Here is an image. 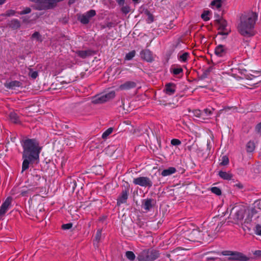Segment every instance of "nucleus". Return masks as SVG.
I'll use <instances>...</instances> for the list:
<instances>
[{"mask_svg": "<svg viewBox=\"0 0 261 261\" xmlns=\"http://www.w3.org/2000/svg\"><path fill=\"white\" fill-rule=\"evenodd\" d=\"M201 238V233L198 229H193L190 233L189 240L191 241H198Z\"/></svg>", "mask_w": 261, "mask_h": 261, "instance_id": "dca6fc26", "label": "nucleus"}, {"mask_svg": "<svg viewBox=\"0 0 261 261\" xmlns=\"http://www.w3.org/2000/svg\"><path fill=\"white\" fill-rule=\"evenodd\" d=\"M143 207L145 210H149L152 207V199H147L143 203Z\"/></svg>", "mask_w": 261, "mask_h": 261, "instance_id": "b1692460", "label": "nucleus"}, {"mask_svg": "<svg viewBox=\"0 0 261 261\" xmlns=\"http://www.w3.org/2000/svg\"><path fill=\"white\" fill-rule=\"evenodd\" d=\"M204 111L207 116L211 115L212 114V111L210 109H205Z\"/></svg>", "mask_w": 261, "mask_h": 261, "instance_id": "a18cd8bd", "label": "nucleus"}, {"mask_svg": "<svg viewBox=\"0 0 261 261\" xmlns=\"http://www.w3.org/2000/svg\"><path fill=\"white\" fill-rule=\"evenodd\" d=\"M10 120L15 123H18L19 118L17 114L15 112H11L9 115Z\"/></svg>", "mask_w": 261, "mask_h": 261, "instance_id": "5701e85b", "label": "nucleus"}, {"mask_svg": "<svg viewBox=\"0 0 261 261\" xmlns=\"http://www.w3.org/2000/svg\"><path fill=\"white\" fill-rule=\"evenodd\" d=\"M176 171V169L175 168L170 167L166 169L163 170L161 173V175L163 176H167L175 173Z\"/></svg>", "mask_w": 261, "mask_h": 261, "instance_id": "6ab92c4d", "label": "nucleus"}, {"mask_svg": "<svg viewBox=\"0 0 261 261\" xmlns=\"http://www.w3.org/2000/svg\"><path fill=\"white\" fill-rule=\"evenodd\" d=\"M140 56L142 59L147 62H151L153 60L152 53L148 49H144L141 51Z\"/></svg>", "mask_w": 261, "mask_h": 261, "instance_id": "2eb2a0df", "label": "nucleus"}, {"mask_svg": "<svg viewBox=\"0 0 261 261\" xmlns=\"http://www.w3.org/2000/svg\"><path fill=\"white\" fill-rule=\"evenodd\" d=\"M21 83L17 81H13L7 82L5 84V86L9 89H15L17 87L21 86Z\"/></svg>", "mask_w": 261, "mask_h": 261, "instance_id": "a211bd4d", "label": "nucleus"}, {"mask_svg": "<svg viewBox=\"0 0 261 261\" xmlns=\"http://www.w3.org/2000/svg\"><path fill=\"white\" fill-rule=\"evenodd\" d=\"M32 37L33 38H35L38 40L41 41L40 35L38 32H35L34 33H33Z\"/></svg>", "mask_w": 261, "mask_h": 261, "instance_id": "a19ab883", "label": "nucleus"}, {"mask_svg": "<svg viewBox=\"0 0 261 261\" xmlns=\"http://www.w3.org/2000/svg\"><path fill=\"white\" fill-rule=\"evenodd\" d=\"M210 13L208 11H205L203 12V13L201 14V18L204 20V21H207L210 20Z\"/></svg>", "mask_w": 261, "mask_h": 261, "instance_id": "473e14b6", "label": "nucleus"}, {"mask_svg": "<svg viewBox=\"0 0 261 261\" xmlns=\"http://www.w3.org/2000/svg\"><path fill=\"white\" fill-rule=\"evenodd\" d=\"M228 49L223 45H217L215 49V54L218 57H224L228 54Z\"/></svg>", "mask_w": 261, "mask_h": 261, "instance_id": "9d476101", "label": "nucleus"}, {"mask_svg": "<svg viewBox=\"0 0 261 261\" xmlns=\"http://www.w3.org/2000/svg\"><path fill=\"white\" fill-rule=\"evenodd\" d=\"M117 3L120 5V6H123L125 0H116Z\"/></svg>", "mask_w": 261, "mask_h": 261, "instance_id": "09e8293b", "label": "nucleus"}, {"mask_svg": "<svg viewBox=\"0 0 261 261\" xmlns=\"http://www.w3.org/2000/svg\"><path fill=\"white\" fill-rule=\"evenodd\" d=\"M23 148L22 170L29 169L30 165L39 160L41 147L35 139H26L21 142Z\"/></svg>", "mask_w": 261, "mask_h": 261, "instance_id": "f257e3e1", "label": "nucleus"}, {"mask_svg": "<svg viewBox=\"0 0 261 261\" xmlns=\"http://www.w3.org/2000/svg\"><path fill=\"white\" fill-rule=\"evenodd\" d=\"M181 143V141L177 139H173L171 141V144L173 146H178L180 145Z\"/></svg>", "mask_w": 261, "mask_h": 261, "instance_id": "c9c22d12", "label": "nucleus"}, {"mask_svg": "<svg viewBox=\"0 0 261 261\" xmlns=\"http://www.w3.org/2000/svg\"><path fill=\"white\" fill-rule=\"evenodd\" d=\"M6 1V0H0V5L4 4Z\"/></svg>", "mask_w": 261, "mask_h": 261, "instance_id": "8fccbe9b", "label": "nucleus"}, {"mask_svg": "<svg viewBox=\"0 0 261 261\" xmlns=\"http://www.w3.org/2000/svg\"><path fill=\"white\" fill-rule=\"evenodd\" d=\"M128 190L125 189L122 190L121 193L117 199V204L120 205L122 203H125L128 198Z\"/></svg>", "mask_w": 261, "mask_h": 261, "instance_id": "f8f14e48", "label": "nucleus"}, {"mask_svg": "<svg viewBox=\"0 0 261 261\" xmlns=\"http://www.w3.org/2000/svg\"><path fill=\"white\" fill-rule=\"evenodd\" d=\"M257 17V13L253 11L242 14L237 27L239 33L244 37L253 36L255 34L254 28Z\"/></svg>", "mask_w": 261, "mask_h": 261, "instance_id": "f03ea898", "label": "nucleus"}, {"mask_svg": "<svg viewBox=\"0 0 261 261\" xmlns=\"http://www.w3.org/2000/svg\"><path fill=\"white\" fill-rule=\"evenodd\" d=\"M113 129L112 127L109 128L105 132H104L102 135V138L103 139H106L107 137L113 132Z\"/></svg>", "mask_w": 261, "mask_h": 261, "instance_id": "c85d7f7f", "label": "nucleus"}, {"mask_svg": "<svg viewBox=\"0 0 261 261\" xmlns=\"http://www.w3.org/2000/svg\"><path fill=\"white\" fill-rule=\"evenodd\" d=\"M153 21V18L152 16L151 15H149L148 16V19H147V22L148 23H151Z\"/></svg>", "mask_w": 261, "mask_h": 261, "instance_id": "de8ad7c7", "label": "nucleus"}, {"mask_svg": "<svg viewBox=\"0 0 261 261\" xmlns=\"http://www.w3.org/2000/svg\"><path fill=\"white\" fill-rule=\"evenodd\" d=\"M222 1L223 0H213L211 2L212 7L213 8H219L221 6Z\"/></svg>", "mask_w": 261, "mask_h": 261, "instance_id": "bb28decb", "label": "nucleus"}, {"mask_svg": "<svg viewBox=\"0 0 261 261\" xmlns=\"http://www.w3.org/2000/svg\"><path fill=\"white\" fill-rule=\"evenodd\" d=\"M176 91V86L173 83H167L165 85V87L164 90V92L168 95H173Z\"/></svg>", "mask_w": 261, "mask_h": 261, "instance_id": "4468645a", "label": "nucleus"}, {"mask_svg": "<svg viewBox=\"0 0 261 261\" xmlns=\"http://www.w3.org/2000/svg\"><path fill=\"white\" fill-rule=\"evenodd\" d=\"M254 232L256 235L261 236V225L259 224L257 225L255 227Z\"/></svg>", "mask_w": 261, "mask_h": 261, "instance_id": "58836bf2", "label": "nucleus"}, {"mask_svg": "<svg viewBox=\"0 0 261 261\" xmlns=\"http://www.w3.org/2000/svg\"><path fill=\"white\" fill-rule=\"evenodd\" d=\"M219 34L223 35H227L230 32V29L227 24L226 21L220 18L217 20Z\"/></svg>", "mask_w": 261, "mask_h": 261, "instance_id": "0eeeda50", "label": "nucleus"}, {"mask_svg": "<svg viewBox=\"0 0 261 261\" xmlns=\"http://www.w3.org/2000/svg\"><path fill=\"white\" fill-rule=\"evenodd\" d=\"M253 254L257 256H261V250H258L254 251L253 253Z\"/></svg>", "mask_w": 261, "mask_h": 261, "instance_id": "49530a36", "label": "nucleus"}, {"mask_svg": "<svg viewBox=\"0 0 261 261\" xmlns=\"http://www.w3.org/2000/svg\"><path fill=\"white\" fill-rule=\"evenodd\" d=\"M31 12V9L30 8L27 7V8H25V9H24V10L23 11L19 12V14L20 15H24V14H29Z\"/></svg>", "mask_w": 261, "mask_h": 261, "instance_id": "ea45409f", "label": "nucleus"}, {"mask_svg": "<svg viewBox=\"0 0 261 261\" xmlns=\"http://www.w3.org/2000/svg\"><path fill=\"white\" fill-rule=\"evenodd\" d=\"M255 148L254 143L252 141H249L246 145L247 151L248 152H252Z\"/></svg>", "mask_w": 261, "mask_h": 261, "instance_id": "a878e982", "label": "nucleus"}, {"mask_svg": "<svg viewBox=\"0 0 261 261\" xmlns=\"http://www.w3.org/2000/svg\"><path fill=\"white\" fill-rule=\"evenodd\" d=\"M9 26L13 30H16L20 27V22L17 19H13L10 22Z\"/></svg>", "mask_w": 261, "mask_h": 261, "instance_id": "412c9836", "label": "nucleus"}, {"mask_svg": "<svg viewBox=\"0 0 261 261\" xmlns=\"http://www.w3.org/2000/svg\"><path fill=\"white\" fill-rule=\"evenodd\" d=\"M32 190L31 189H28L27 187H23L21 189L18 193H20L22 196H28L29 194L31 193Z\"/></svg>", "mask_w": 261, "mask_h": 261, "instance_id": "393cba45", "label": "nucleus"}, {"mask_svg": "<svg viewBox=\"0 0 261 261\" xmlns=\"http://www.w3.org/2000/svg\"><path fill=\"white\" fill-rule=\"evenodd\" d=\"M115 96V92L114 91H111L105 94L99 96L95 100V103H103L106 102Z\"/></svg>", "mask_w": 261, "mask_h": 261, "instance_id": "1a4fd4ad", "label": "nucleus"}, {"mask_svg": "<svg viewBox=\"0 0 261 261\" xmlns=\"http://www.w3.org/2000/svg\"><path fill=\"white\" fill-rule=\"evenodd\" d=\"M159 252L155 249L150 248L142 250L137 256L138 261H153L159 256Z\"/></svg>", "mask_w": 261, "mask_h": 261, "instance_id": "20e7f679", "label": "nucleus"}, {"mask_svg": "<svg viewBox=\"0 0 261 261\" xmlns=\"http://www.w3.org/2000/svg\"><path fill=\"white\" fill-rule=\"evenodd\" d=\"M125 256L127 258L130 260H134L136 258V255L134 253L130 251H126L125 253Z\"/></svg>", "mask_w": 261, "mask_h": 261, "instance_id": "cd10ccee", "label": "nucleus"}, {"mask_svg": "<svg viewBox=\"0 0 261 261\" xmlns=\"http://www.w3.org/2000/svg\"><path fill=\"white\" fill-rule=\"evenodd\" d=\"M219 176L224 180H230L232 177V174L229 172L220 171L218 173Z\"/></svg>", "mask_w": 261, "mask_h": 261, "instance_id": "aec40b11", "label": "nucleus"}, {"mask_svg": "<svg viewBox=\"0 0 261 261\" xmlns=\"http://www.w3.org/2000/svg\"><path fill=\"white\" fill-rule=\"evenodd\" d=\"M74 0H69V4H71V3H73L74 2Z\"/></svg>", "mask_w": 261, "mask_h": 261, "instance_id": "3c124183", "label": "nucleus"}, {"mask_svg": "<svg viewBox=\"0 0 261 261\" xmlns=\"http://www.w3.org/2000/svg\"><path fill=\"white\" fill-rule=\"evenodd\" d=\"M136 83L134 81H126L120 85L119 89L121 90H128L136 87Z\"/></svg>", "mask_w": 261, "mask_h": 261, "instance_id": "ddd939ff", "label": "nucleus"}, {"mask_svg": "<svg viewBox=\"0 0 261 261\" xmlns=\"http://www.w3.org/2000/svg\"><path fill=\"white\" fill-rule=\"evenodd\" d=\"M233 213L232 212V219L237 224L243 225V224H248L252 221V216L248 212L247 216L245 218V215L246 211L243 207H236L232 209Z\"/></svg>", "mask_w": 261, "mask_h": 261, "instance_id": "7ed1b4c3", "label": "nucleus"}, {"mask_svg": "<svg viewBox=\"0 0 261 261\" xmlns=\"http://www.w3.org/2000/svg\"><path fill=\"white\" fill-rule=\"evenodd\" d=\"M136 51L135 50H132L128 53H127L125 57V60H132L135 56Z\"/></svg>", "mask_w": 261, "mask_h": 261, "instance_id": "7c9ffc66", "label": "nucleus"}, {"mask_svg": "<svg viewBox=\"0 0 261 261\" xmlns=\"http://www.w3.org/2000/svg\"><path fill=\"white\" fill-rule=\"evenodd\" d=\"M79 56L82 58H85L88 55V51L86 50H80L77 51Z\"/></svg>", "mask_w": 261, "mask_h": 261, "instance_id": "72a5a7b5", "label": "nucleus"}, {"mask_svg": "<svg viewBox=\"0 0 261 261\" xmlns=\"http://www.w3.org/2000/svg\"><path fill=\"white\" fill-rule=\"evenodd\" d=\"M11 200L10 197H8L1 206L0 217L3 216L8 210L11 203Z\"/></svg>", "mask_w": 261, "mask_h": 261, "instance_id": "9b49d317", "label": "nucleus"}, {"mask_svg": "<svg viewBox=\"0 0 261 261\" xmlns=\"http://www.w3.org/2000/svg\"><path fill=\"white\" fill-rule=\"evenodd\" d=\"M211 191L213 193L218 196L221 195L222 193L221 189L217 187L211 188Z\"/></svg>", "mask_w": 261, "mask_h": 261, "instance_id": "c756f323", "label": "nucleus"}, {"mask_svg": "<svg viewBox=\"0 0 261 261\" xmlns=\"http://www.w3.org/2000/svg\"><path fill=\"white\" fill-rule=\"evenodd\" d=\"M221 161L220 165L222 166L227 165L229 163L228 158L226 155L223 156Z\"/></svg>", "mask_w": 261, "mask_h": 261, "instance_id": "2f4dec72", "label": "nucleus"}, {"mask_svg": "<svg viewBox=\"0 0 261 261\" xmlns=\"http://www.w3.org/2000/svg\"><path fill=\"white\" fill-rule=\"evenodd\" d=\"M122 12L124 14H127L130 12V8L128 6H123L121 8Z\"/></svg>", "mask_w": 261, "mask_h": 261, "instance_id": "4c0bfd02", "label": "nucleus"}, {"mask_svg": "<svg viewBox=\"0 0 261 261\" xmlns=\"http://www.w3.org/2000/svg\"><path fill=\"white\" fill-rule=\"evenodd\" d=\"M133 183L142 187L150 188L153 183L151 180L147 176H139L134 178Z\"/></svg>", "mask_w": 261, "mask_h": 261, "instance_id": "423d86ee", "label": "nucleus"}, {"mask_svg": "<svg viewBox=\"0 0 261 261\" xmlns=\"http://www.w3.org/2000/svg\"><path fill=\"white\" fill-rule=\"evenodd\" d=\"M101 230H98L96 232V236H95V241L98 243L101 238Z\"/></svg>", "mask_w": 261, "mask_h": 261, "instance_id": "e433bc0d", "label": "nucleus"}, {"mask_svg": "<svg viewBox=\"0 0 261 261\" xmlns=\"http://www.w3.org/2000/svg\"><path fill=\"white\" fill-rule=\"evenodd\" d=\"M134 2H138L139 0H133Z\"/></svg>", "mask_w": 261, "mask_h": 261, "instance_id": "864d4df0", "label": "nucleus"}, {"mask_svg": "<svg viewBox=\"0 0 261 261\" xmlns=\"http://www.w3.org/2000/svg\"><path fill=\"white\" fill-rule=\"evenodd\" d=\"M96 15V12L94 10H91L84 14L80 15L78 16V19L83 24H87L89 23L90 19Z\"/></svg>", "mask_w": 261, "mask_h": 261, "instance_id": "6e6552de", "label": "nucleus"}, {"mask_svg": "<svg viewBox=\"0 0 261 261\" xmlns=\"http://www.w3.org/2000/svg\"><path fill=\"white\" fill-rule=\"evenodd\" d=\"M14 189H13L11 191L12 194H14L15 193L14 192Z\"/></svg>", "mask_w": 261, "mask_h": 261, "instance_id": "603ef678", "label": "nucleus"}, {"mask_svg": "<svg viewBox=\"0 0 261 261\" xmlns=\"http://www.w3.org/2000/svg\"><path fill=\"white\" fill-rule=\"evenodd\" d=\"M29 75L33 79H35L38 76V72L36 71L31 70Z\"/></svg>", "mask_w": 261, "mask_h": 261, "instance_id": "79ce46f5", "label": "nucleus"}, {"mask_svg": "<svg viewBox=\"0 0 261 261\" xmlns=\"http://www.w3.org/2000/svg\"><path fill=\"white\" fill-rule=\"evenodd\" d=\"M189 57L190 54L188 52L180 51L177 55V59L181 63L187 62Z\"/></svg>", "mask_w": 261, "mask_h": 261, "instance_id": "f3484780", "label": "nucleus"}, {"mask_svg": "<svg viewBox=\"0 0 261 261\" xmlns=\"http://www.w3.org/2000/svg\"><path fill=\"white\" fill-rule=\"evenodd\" d=\"M15 13H16V12L15 10H9L6 11L5 14H3V16L9 17V16L14 15L15 14Z\"/></svg>", "mask_w": 261, "mask_h": 261, "instance_id": "f704fd0d", "label": "nucleus"}, {"mask_svg": "<svg viewBox=\"0 0 261 261\" xmlns=\"http://www.w3.org/2000/svg\"><path fill=\"white\" fill-rule=\"evenodd\" d=\"M255 129L258 133L261 134V122L256 125Z\"/></svg>", "mask_w": 261, "mask_h": 261, "instance_id": "c03bdc74", "label": "nucleus"}, {"mask_svg": "<svg viewBox=\"0 0 261 261\" xmlns=\"http://www.w3.org/2000/svg\"><path fill=\"white\" fill-rule=\"evenodd\" d=\"M223 255L229 256L228 259L229 260L247 261L249 258L241 252L231 251H225L222 252Z\"/></svg>", "mask_w": 261, "mask_h": 261, "instance_id": "39448f33", "label": "nucleus"}, {"mask_svg": "<svg viewBox=\"0 0 261 261\" xmlns=\"http://www.w3.org/2000/svg\"><path fill=\"white\" fill-rule=\"evenodd\" d=\"M170 71L174 75H178L183 73V69L179 66V65H176L171 68Z\"/></svg>", "mask_w": 261, "mask_h": 261, "instance_id": "4be33fe9", "label": "nucleus"}, {"mask_svg": "<svg viewBox=\"0 0 261 261\" xmlns=\"http://www.w3.org/2000/svg\"><path fill=\"white\" fill-rule=\"evenodd\" d=\"M72 224L71 223H67L65 224H63L62 226V228L63 229H69L72 227Z\"/></svg>", "mask_w": 261, "mask_h": 261, "instance_id": "37998d69", "label": "nucleus"}]
</instances>
